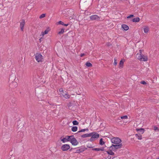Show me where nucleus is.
<instances>
[{
	"label": "nucleus",
	"instance_id": "nucleus-36",
	"mask_svg": "<svg viewBox=\"0 0 159 159\" xmlns=\"http://www.w3.org/2000/svg\"><path fill=\"white\" fill-rule=\"evenodd\" d=\"M141 83L143 84H146V82L145 81H142L141 82Z\"/></svg>",
	"mask_w": 159,
	"mask_h": 159
},
{
	"label": "nucleus",
	"instance_id": "nucleus-24",
	"mask_svg": "<svg viewBox=\"0 0 159 159\" xmlns=\"http://www.w3.org/2000/svg\"><path fill=\"white\" fill-rule=\"evenodd\" d=\"M99 143L100 145H102L104 144L105 143L103 141L102 139L101 138L100 140Z\"/></svg>",
	"mask_w": 159,
	"mask_h": 159
},
{
	"label": "nucleus",
	"instance_id": "nucleus-42",
	"mask_svg": "<svg viewBox=\"0 0 159 159\" xmlns=\"http://www.w3.org/2000/svg\"><path fill=\"white\" fill-rule=\"evenodd\" d=\"M41 39H42V38H41L40 39H39V40H41Z\"/></svg>",
	"mask_w": 159,
	"mask_h": 159
},
{
	"label": "nucleus",
	"instance_id": "nucleus-28",
	"mask_svg": "<svg viewBox=\"0 0 159 159\" xmlns=\"http://www.w3.org/2000/svg\"><path fill=\"white\" fill-rule=\"evenodd\" d=\"M46 14H41L39 16V18L41 19L45 16Z\"/></svg>",
	"mask_w": 159,
	"mask_h": 159
},
{
	"label": "nucleus",
	"instance_id": "nucleus-31",
	"mask_svg": "<svg viewBox=\"0 0 159 159\" xmlns=\"http://www.w3.org/2000/svg\"><path fill=\"white\" fill-rule=\"evenodd\" d=\"M154 130L156 131L157 130L158 131L159 130V128L156 126H154Z\"/></svg>",
	"mask_w": 159,
	"mask_h": 159
},
{
	"label": "nucleus",
	"instance_id": "nucleus-17",
	"mask_svg": "<svg viewBox=\"0 0 159 159\" xmlns=\"http://www.w3.org/2000/svg\"><path fill=\"white\" fill-rule=\"evenodd\" d=\"M135 136L138 139L141 140L142 139V135L140 134H136Z\"/></svg>",
	"mask_w": 159,
	"mask_h": 159
},
{
	"label": "nucleus",
	"instance_id": "nucleus-10",
	"mask_svg": "<svg viewBox=\"0 0 159 159\" xmlns=\"http://www.w3.org/2000/svg\"><path fill=\"white\" fill-rule=\"evenodd\" d=\"M125 61V60L124 59H122L120 61L119 68L120 69L124 67V64Z\"/></svg>",
	"mask_w": 159,
	"mask_h": 159
},
{
	"label": "nucleus",
	"instance_id": "nucleus-37",
	"mask_svg": "<svg viewBox=\"0 0 159 159\" xmlns=\"http://www.w3.org/2000/svg\"><path fill=\"white\" fill-rule=\"evenodd\" d=\"M99 148V151H103L104 150V148Z\"/></svg>",
	"mask_w": 159,
	"mask_h": 159
},
{
	"label": "nucleus",
	"instance_id": "nucleus-29",
	"mask_svg": "<svg viewBox=\"0 0 159 159\" xmlns=\"http://www.w3.org/2000/svg\"><path fill=\"white\" fill-rule=\"evenodd\" d=\"M121 119H127L128 118V116H121Z\"/></svg>",
	"mask_w": 159,
	"mask_h": 159
},
{
	"label": "nucleus",
	"instance_id": "nucleus-5",
	"mask_svg": "<svg viewBox=\"0 0 159 159\" xmlns=\"http://www.w3.org/2000/svg\"><path fill=\"white\" fill-rule=\"evenodd\" d=\"M91 134L92 135H91V138L89 139L90 141H94L96 139L98 138L99 137V134L95 132L91 133Z\"/></svg>",
	"mask_w": 159,
	"mask_h": 159
},
{
	"label": "nucleus",
	"instance_id": "nucleus-3",
	"mask_svg": "<svg viewBox=\"0 0 159 159\" xmlns=\"http://www.w3.org/2000/svg\"><path fill=\"white\" fill-rule=\"evenodd\" d=\"M122 146V143L115 145L112 144L111 146L109 147V148L113 151H115L116 149L121 148Z\"/></svg>",
	"mask_w": 159,
	"mask_h": 159
},
{
	"label": "nucleus",
	"instance_id": "nucleus-33",
	"mask_svg": "<svg viewBox=\"0 0 159 159\" xmlns=\"http://www.w3.org/2000/svg\"><path fill=\"white\" fill-rule=\"evenodd\" d=\"M59 91L60 93H63L64 92L63 91V90L62 88H60L59 89Z\"/></svg>",
	"mask_w": 159,
	"mask_h": 159
},
{
	"label": "nucleus",
	"instance_id": "nucleus-35",
	"mask_svg": "<svg viewBox=\"0 0 159 159\" xmlns=\"http://www.w3.org/2000/svg\"><path fill=\"white\" fill-rule=\"evenodd\" d=\"M134 16V15H131L129 16H128V17H127V18H130L131 17H133Z\"/></svg>",
	"mask_w": 159,
	"mask_h": 159
},
{
	"label": "nucleus",
	"instance_id": "nucleus-22",
	"mask_svg": "<svg viewBox=\"0 0 159 159\" xmlns=\"http://www.w3.org/2000/svg\"><path fill=\"white\" fill-rule=\"evenodd\" d=\"M149 31V28L148 27H145L143 29V31L145 33H147Z\"/></svg>",
	"mask_w": 159,
	"mask_h": 159
},
{
	"label": "nucleus",
	"instance_id": "nucleus-6",
	"mask_svg": "<svg viewBox=\"0 0 159 159\" xmlns=\"http://www.w3.org/2000/svg\"><path fill=\"white\" fill-rule=\"evenodd\" d=\"M70 139V142L71 144L73 146H76L78 144V142L76 139L72 135L71 136Z\"/></svg>",
	"mask_w": 159,
	"mask_h": 159
},
{
	"label": "nucleus",
	"instance_id": "nucleus-14",
	"mask_svg": "<svg viewBox=\"0 0 159 159\" xmlns=\"http://www.w3.org/2000/svg\"><path fill=\"white\" fill-rule=\"evenodd\" d=\"M109 150L107 151V154L109 155H114V152H113L112 151V150L110 149L109 148Z\"/></svg>",
	"mask_w": 159,
	"mask_h": 159
},
{
	"label": "nucleus",
	"instance_id": "nucleus-16",
	"mask_svg": "<svg viewBox=\"0 0 159 159\" xmlns=\"http://www.w3.org/2000/svg\"><path fill=\"white\" fill-rule=\"evenodd\" d=\"M49 30V28H48L44 32H42L41 35L43 36L44 35L47 34Z\"/></svg>",
	"mask_w": 159,
	"mask_h": 159
},
{
	"label": "nucleus",
	"instance_id": "nucleus-43",
	"mask_svg": "<svg viewBox=\"0 0 159 159\" xmlns=\"http://www.w3.org/2000/svg\"><path fill=\"white\" fill-rule=\"evenodd\" d=\"M109 159H110L111 158V157L110 156V157H109Z\"/></svg>",
	"mask_w": 159,
	"mask_h": 159
},
{
	"label": "nucleus",
	"instance_id": "nucleus-12",
	"mask_svg": "<svg viewBox=\"0 0 159 159\" xmlns=\"http://www.w3.org/2000/svg\"><path fill=\"white\" fill-rule=\"evenodd\" d=\"M90 18L92 20H98L100 19V17L97 15H92L90 16Z\"/></svg>",
	"mask_w": 159,
	"mask_h": 159
},
{
	"label": "nucleus",
	"instance_id": "nucleus-23",
	"mask_svg": "<svg viewBox=\"0 0 159 159\" xmlns=\"http://www.w3.org/2000/svg\"><path fill=\"white\" fill-rule=\"evenodd\" d=\"M85 65L88 67H91L92 66L91 63L88 62H87L86 63Z\"/></svg>",
	"mask_w": 159,
	"mask_h": 159
},
{
	"label": "nucleus",
	"instance_id": "nucleus-13",
	"mask_svg": "<svg viewBox=\"0 0 159 159\" xmlns=\"http://www.w3.org/2000/svg\"><path fill=\"white\" fill-rule=\"evenodd\" d=\"M25 23V20H22L21 22L20 23V26L21 30L22 31L23 30L24 27Z\"/></svg>",
	"mask_w": 159,
	"mask_h": 159
},
{
	"label": "nucleus",
	"instance_id": "nucleus-9",
	"mask_svg": "<svg viewBox=\"0 0 159 159\" xmlns=\"http://www.w3.org/2000/svg\"><path fill=\"white\" fill-rule=\"evenodd\" d=\"M61 96L66 99H69L70 97V95L67 93H65L64 92L61 93H60Z\"/></svg>",
	"mask_w": 159,
	"mask_h": 159
},
{
	"label": "nucleus",
	"instance_id": "nucleus-34",
	"mask_svg": "<svg viewBox=\"0 0 159 159\" xmlns=\"http://www.w3.org/2000/svg\"><path fill=\"white\" fill-rule=\"evenodd\" d=\"M93 150L96 151H99V148H94L93 149Z\"/></svg>",
	"mask_w": 159,
	"mask_h": 159
},
{
	"label": "nucleus",
	"instance_id": "nucleus-1",
	"mask_svg": "<svg viewBox=\"0 0 159 159\" xmlns=\"http://www.w3.org/2000/svg\"><path fill=\"white\" fill-rule=\"evenodd\" d=\"M142 52L143 51L139 50V52L136 54V57L141 61H147L148 60V57L146 55H143Z\"/></svg>",
	"mask_w": 159,
	"mask_h": 159
},
{
	"label": "nucleus",
	"instance_id": "nucleus-27",
	"mask_svg": "<svg viewBox=\"0 0 159 159\" xmlns=\"http://www.w3.org/2000/svg\"><path fill=\"white\" fill-rule=\"evenodd\" d=\"M86 130H87V131H88L89 130V129H82L81 130H80L78 132H84Z\"/></svg>",
	"mask_w": 159,
	"mask_h": 159
},
{
	"label": "nucleus",
	"instance_id": "nucleus-15",
	"mask_svg": "<svg viewBox=\"0 0 159 159\" xmlns=\"http://www.w3.org/2000/svg\"><path fill=\"white\" fill-rule=\"evenodd\" d=\"M91 135H92L91 134V133H90L89 134H83L81 136V137L82 138H84L91 137Z\"/></svg>",
	"mask_w": 159,
	"mask_h": 159
},
{
	"label": "nucleus",
	"instance_id": "nucleus-7",
	"mask_svg": "<svg viewBox=\"0 0 159 159\" xmlns=\"http://www.w3.org/2000/svg\"><path fill=\"white\" fill-rule=\"evenodd\" d=\"M70 148V146L69 145L67 144H65L62 146L61 149L62 151H65L69 150Z\"/></svg>",
	"mask_w": 159,
	"mask_h": 159
},
{
	"label": "nucleus",
	"instance_id": "nucleus-30",
	"mask_svg": "<svg viewBox=\"0 0 159 159\" xmlns=\"http://www.w3.org/2000/svg\"><path fill=\"white\" fill-rule=\"evenodd\" d=\"M117 64V59L116 58L114 59V64L116 66Z\"/></svg>",
	"mask_w": 159,
	"mask_h": 159
},
{
	"label": "nucleus",
	"instance_id": "nucleus-11",
	"mask_svg": "<svg viewBox=\"0 0 159 159\" xmlns=\"http://www.w3.org/2000/svg\"><path fill=\"white\" fill-rule=\"evenodd\" d=\"M87 148H81L79 149H76L75 152L76 153H80L84 152Z\"/></svg>",
	"mask_w": 159,
	"mask_h": 159
},
{
	"label": "nucleus",
	"instance_id": "nucleus-20",
	"mask_svg": "<svg viewBox=\"0 0 159 159\" xmlns=\"http://www.w3.org/2000/svg\"><path fill=\"white\" fill-rule=\"evenodd\" d=\"M140 19L139 17L134 18L132 19V21L134 22H138L139 21Z\"/></svg>",
	"mask_w": 159,
	"mask_h": 159
},
{
	"label": "nucleus",
	"instance_id": "nucleus-19",
	"mask_svg": "<svg viewBox=\"0 0 159 159\" xmlns=\"http://www.w3.org/2000/svg\"><path fill=\"white\" fill-rule=\"evenodd\" d=\"M136 131L137 132H139L140 133V134H143L144 131V130L143 129H136Z\"/></svg>",
	"mask_w": 159,
	"mask_h": 159
},
{
	"label": "nucleus",
	"instance_id": "nucleus-4",
	"mask_svg": "<svg viewBox=\"0 0 159 159\" xmlns=\"http://www.w3.org/2000/svg\"><path fill=\"white\" fill-rule=\"evenodd\" d=\"M111 142L115 144H120L121 143V140L118 137H113L111 139Z\"/></svg>",
	"mask_w": 159,
	"mask_h": 159
},
{
	"label": "nucleus",
	"instance_id": "nucleus-2",
	"mask_svg": "<svg viewBox=\"0 0 159 159\" xmlns=\"http://www.w3.org/2000/svg\"><path fill=\"white\" fill-rule=\"evenodd\" d=\"M34 56L35 60L38 62H42L43 61L44 57L41 53H36Z\"/></svg>",
	"mask_w": 159,
	"mask_h": 159
},
{
	"label": "nucleus",
	"instance_id": "nucleus-39",
	"mask_svg": "<svg viewBox=\"0 0 159 159\" xmlns=\"http://www.w3.org/2000/svg\"><path fill=\"white\" fill-rule=\"evenodd\" d=\"M87 147L88 148H92V147L91 146H89V145H87Z\"/></svg>",
	"mask_w": 159,
	"mask_h": 159
},
{
	"label": "nucleus",
	"instance_id": "nucleus-18",
	"mask_svg": "<svg viewBox=\"0 0 159 159\" xmlns=\"http://www.w3.org/2000/svg\"><path fill=\"white\" fill-rule=\"evenodd\" d=\"M122 27L125 30H127L129 29V27L127 25L125 24L122 25Z\"/></svg>",
	"mask_w": 159,
	"mask_h": 159
},
{
	"label": "nucleus",
	"instance_id": "nucleus-41",
	"mask_svg": "<svg viewBox=\"0 0 159 159\" xmlns=\"http://www.w3.org/2000/svg\"><path fill=\"white\" fill-rule=\"evenodd\" d=\"M156 159H159V157L158 158H157Z\"/></svg>",
	"mask_w": 159,
	"mask_h": 159
},
{
	"label": "nucleus",
	"instance_id": "nucleus-25",
	"mask_svg": "<svg viewBox=\"0 0 159 159\" xmlns=\"http://www.w3.org/2000/svg\"><path fill=\"white\" fill-rule=\"evenodd\" d=\"M64 32V29H61L60 31L58 32V34H61L63 33Z\"/></svg>",
	"mask_w": 159,
	"mask_h": 159
},
{
	"label": "nucleus",
	"instance_id": "nucleus-26",
	"mask_svg": "<svg viewBox=\"0 0 159 159\" xmlns=\"http://www.w3.org/2000/svg\"><path fill=\"white\" fill-rule=\"evenodd\" d=\"M74 125H78L79 124V122L76 120H74L72 122Z\"/></svg>",
	"mask_w": 159,
	"mask_h": 159
},
{
	"label": "nucleus",
	"instance_id": "nucleus-38",
	"mask_svg": "<svg viewBox=\"0 0 159 159\" xmlns=\"http://www.w3.org/2000/svg\"><path fill=\"white\" fill-rule=\"evenodd\" d=\"M85 55L84 54V53H82L80 54V56L81 57H83V56H84Z\"/></svg>",
	"mask_w": 159,
	"mask_h": 159
},
{
	"label": "nucleus",
	"instance_id": "nucleus-40",
	"mask_svg": "<svg viewBox=\"0 0 159 159\" xmlns=\"http://www.w3.org/2000/svg\"><path fill=\"white\" fill-rule=\"evenodd\" d=\"M69 24H64L63 25H64L65 26H67Z\"/></svg>",
	"mask_w": 159,
	"mask_h": 159
},
{
	"label": "nucleus",
	"instance_id": "nucleus-21",
	"mask_svg": "<svg viewBox=\"0 0 159 159\" xmlns=\"http://www.w3.org/2000/svg\"><path fill=\"white\" fill-rule=\"evenodd\" d=\"M77 126H73L71 128V130L73 132H75L77 131Z\"/></svg>",
	"mask_w": 159,
	"mask_h": 159
},
{
	"label": "nucleus",
	"instance_id": "nucleus-32",
	"mask_svg": "<svg viewBox=\"0 0 159 159\" xmlns=\"http://www.w3.org/2000/svg\"><path fill=\"white\" fill-rule=\"evenodd\" d=\"M58 23L59 24L62 25H63L64 24V23L63 22L61 21H59V22H58Z\"/></svg>",
	"mask_w": 159,
	"mask_h": 159
},
{
	"label": "nucleus",
	"instance_id": "nucleus-8",
	"mask_svg": "<svg viewBox=\"0 0 159 159\" xmlns=\"http://www.w3.org/2000/svg\"><path fill=\"white\" fill-rule=\"evenodd\" d=\"M71 136H66L65 138L61 139V141L63 143H65L68 141H70Z\"/></svg>",
	"mask_w": 159,
	"mask_h": 159
}]
</instances>
